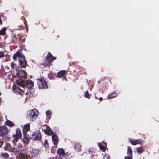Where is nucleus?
Returning a JSON list of instances; mask_svg holds the SVG:
<instances>
[{"label": "nucleus", "instance_id": "nucleus-41", "mask_svg": "<svg viewBox=\"0 0 159 159\" xmlns=\"http://www.w3.org/2000/svg\"><path fill=\"white\" fill-rule=\"evenodd\" d=\"M1 95V92H0V95Z\"/></svg>", "mask_w": 159, "mask_h": 159}, {"label": "nucleus", "instance_id": "nucleus-24", "mask_svg": "<svg viewBox=\"0 0 159 159\" xmlns=\"http://www.w3.org/2000/svg\"><path fill=\"white\" fill-rule=\"evenodd\" d=\"M136 151L138 153H141L143 151V149L141 147H138L136 148Z\"/></svg>", "mask_w": 159, "mask_h": 159}, {"label": "nucleus", "instance_id": "nucleus-8", "mask_svg": "<svg viewBox=\"0 0 159 159\" xmlns=\"http://www.w3.org/2000/svg\"><path fill=\"white\" fill-rule=\"evenodd\" d=\"M44 128H43L42 129L43 130H44L45 133L49 135L53 134V132L50 129L49 126L48 125H45L43 126Z\"/></svg>", "mask_w": 159, "mask_h": 159}, {"label": "nucleus", "instance_id": "nucleus-16", "mask_svg": "<svg viewBox=\"0 0 159 159\" xmlns=\"http://www.w3.org/2000/svg\"><path fill=\"white\" fill-rule=\"evenodd\" d=\"M20 96L21 97H20L19 98L20 99V101L22 102H25L27 98L28 95L23 93L22 95L20 94Z\"/></svg>", "mask_w": 159, "mask_h": 159}, {"label": "nucleus", "instance_id": "nucleus-14", "mask_svg": "<svg viewBox=\"0 0 159 159\" xmlns=\"http://www.w3.org/2000/svg\"><path fill=\"white\" fill-rule=\"evenodd\" d=\"M26 73L22 70H19L18 72L17 73L16 75L20 77V78H23L25 77Z\"/></svg>", "mask_w": 159, "mask_h": 159}, {"label": "nucleus", "instance_id": "nucleus-42", "mask_svg": "<svg viewBox=\"0 0 159 159\" xmlns=\"http://www.w3.org/2000/svg\"><path fill=\"white\" fill-rule=\"evenodd\" d=\"M59 159H61V158H60Z\"/></svg>", "mask_w": 159, "mask_h": 159}, {"label": "nucleus", "instance_id": "nucleus-17", "mask_svg": "<svg viewBox=\"0 0 159 159\" xmlns=\"http://www.w3.org/2000/svg\"><path fill=\"white\" fill-rule=\"evenodd\" d=\"M30 129V125L29 124H25L23 127V133L25 134L27 131H29Z\"/></svg>", "mask_w": 159, "mask_h": 159}, {"label": "nucleus", "instance_id": "nucleus-4", "mask_svg": "<svg viewBox=\"0 0 159 159\" xmlns=\"http://www.w3.org/2000/svg\"><path fill=\"white\" fill-rule=\"evenodd\" d=\"M37 83L39 89L47 88L46 82L43 77H40L38 80Z\"/></svg>", "mask_w": 159, "mask_h": 159}, {"label": "nucleus", "instance_id": "nucleus-22", "mask_svg": "<svg viewBox=\"0 0 159 159\" xmlns=\"http://www.w3.org/2000/svg\"><path fill=\"white\" fill-rule=\"evenodd\" d=\"M27 155L24 153H22L20 155L19 159H27Z\"/></svg>", "mask_w": 159, "mask_h": 159}, {"label": "nucleus", "instance_id": "nucleus-23", "mask_svg": "<svg viewBox=\"0 0 159 159\" xmlns=\"http://www.w3.org/2000/svg\"><path fill=\"white\" fill-rule=\"evenodd\" d=\"M116 96V94L114 92H113L110 94H109L108 96V99H110Z\"/></svg>", "mask_w": 159, "mask_h": 159}, {"label": "nucleus", "instance_id": "nucleus-37", "mask_svg": "<svg viewBox=\"0 0 159 159\" xmlns=\"http://www.w3.org/2000/svg\"><path fill=\"white\" fill-rule=\"evenodd\" d=\"M48 143H45L44 144V146L46 148H48Z\"/></svg>", "mask_w": 159, "mask_h": 159}, {"label": "nucleus", "instance_id": "nucleus-29", "mask_svg": "<svg viewBox=\"0 0 159 159\" xmlns=\"http://www.w3.org/2000/svg\"><path fill=\"white\" fill-rule=\"evenodd\" d=\"M17 84L19 86H21V87H22L23 88L24 86V84L23 83L22 81H18L17 82Z\"/></svg>", "mask_w": 159, "mask_h": 159}, {"label": "nucleus", "instance_id": "nucleus-20", "mask_svg": "<svg viewBox=\"0 0 159 159\" xmlns=\"http://www.w3.org/2000/svg\"><path fill=\"white\" fill-rule=\"evenodd\" d=\"M5 125L10 127H12L15 125V124L12 122L7 120L5 122Z\"/></svg>", "mask_w": 159, "mask_h": 159}, {"label": "nucleus", "instance_id": "nucleus-39", "mask_svg": "<svg viewBox=\"0 0 159 159\" xmlns=\"http://www.w3.org/2000/svg\"><path fill=\"white\" fill-rule=\"evenodd\" d=\"M99 100L100 101H101L103 100V98L102 97H100L99 98Z\"/></svg>", "mask_w": 159, "mask_h": 159}, {"label": "nucleus", "instance_id": "nucleus-9", "mask_svg": "<svg viewBox=\"0 0 159 159\" xmlns=\"http://www.w3.org/2000/svg\"><path fill=\"white\" fill-rule=\"evenodd\" d=\"M13 89L14 92L17 93L19 94L22 95L24 93L23 90L21 89L18 86H14L13 87Z\"/></svg>", "mask_w": 159, "mask_h": 159}, {"label": "nucleus", "instance_id": "nucleus-10", "mask_svg": "<svg viewBox=\"0 0 159 159\" xmlns=\"http://www.w3.org/2000/svg\"><path fill=\"white\" fill-rule=\"evenodd\" d=\"M34 84L31 80H28L26 81V86L28 88H32L34 86Z\"/></svg>", "mask_w": 159, "mask_h": 159}, {"label": "nucleus", "instance_id": "nucleus-19", "mask_svg": "<svg viewBox=\"0 0 159 159\" xmlns=\"http://www.w3.org/2000/svg\"><path fill=\"white\" fill-rule=\"evenodd\" d=\"M56 59V57L53 56L50 53H49L47 55V59L48 61H53Z\"/></svg>", "mask_w": 159, "mask_h": 159}, {"label": "nucleus", "instance_id": "nucleus-7", "mask_svg": "<svg viewBox=\"0 0 159 159\" xmlns=\"http://www.w3.org/2000/svg\"><path fill=\"white\" fill-rule=\"evenodd\" d=\"M21 136V134L20 129H17L15 134V135H13V137H14V140L16 141H17Z\"/></svg>", "mask_w": 159, "mask_h": 159}, {"label": "nucleus", "instance_id": "nucleus-30", "mask_svg": "<svg viewBox=\"0 0 159 159\" xmlns=\"http://www.w3.org/2000/svg\"><path fill=\"white\" fill-rule=\"evenodd\" d=\"M85 97L88 98H89L90 97V94L88 93V91H86L85 92Z\"/></svg>", "mask_w": 159, "mask_h": 159}, {"label": "nucleus", "instance_id": "nucleus-3", "mask_svg": "<svg viewBox=\"0 0 159 159\" xmlns=\"http://www.w3.org/2000/svg\"><path fill=\"white\" fill-rule=\"evenodd\" d=\"M39 152L38 150L32 147H30L29 148H28L26 154L29 157H34L37 155Z\"/></svg>", "mask_w": 159, "mask_h": 159}, {"label": "nucleus", "instance_id": "nucleus-33", "mask_svg": "<svg viewBox=\"0 0 159 159\" xmlns=\"http://www.w3.org/2000/svg\"><path fill=\"white\" fill-rule=\"evenodd\" d=\"M4 54L2 52H0V58H2L4 57Z\"/></svg>", "mask_w": 159, "mask_h": 159}, {"label": "nucleus", "instance_id": "nucleus-2", "mask_svg": "<svg viewBox=\"0 0 159 159\" xmlns=\"http://www.w3.org/2000/svg\"><path fill=\"white\" fill-rule=\"evenodd\" d=\"M38 115V112L36 109L30 110L29 111L28 117L32 121H34L37 118Z\"/></svg>", "mask_w": 159, "mask_h": 159}, {"label": "nucleus", "instance_id": "nucleus-38", "mask_svg": "<svg viewBox=\"0 0 159 159\" xmlns=\"http://www.w3.org/2000/svg\"><path fill=\"white\" fill-rule=\"evenodd\" d=\"M2 115L0 113V121H1L2 119Z\"/></svg>", "mask_w": 159, "mask_h": 159}, {"label": "nucleus", "instance_id": "nucleus-32", "mask_svg": "<svg viewBox=\"0 0 159 159\" xmlns=\"http://www.w3.org/2000/svg\"><path fill=\"white\" fill-rule=\"evenodd\" d=\"M104 159H109V155L107 154L105 155L104 157Z\"/></svg>", "mask_w": 159, "mask_h": 159}, {"label": "nucleus", "instance_id": "nucleus-18", "mask_svg": "<svg viewBox=\"0 0 159 159\" xmlns=\"http://www.w3.org/2000/svg\"><path fill=\"white\" fill-rule=\"evenodd\" d=\"M74 148L75 151L79 152L81 150V145L79 143H76L74 147Z\"/></svg>", "mask_w": 159, "mask_h": 159}, {"label": "nucleus", "instance_id": "nucleus-15", "mask_svg": "<svg viewBox=\"0 0 159 159\" xmlns=\"http://www.w3.org/2000/svg\"><path fill=\"white\" fill-rule=\"evenodd\" d=\"M30 139L28 135L26 134H24V138L23 139V142L24 143L28 144L30 142Z\"/></svg>", "mask_w": 159, "mask_h": 159}, {"label": "nucleus", "instance_id": "nucleus-31", "mask_svg": "<svg viewBox=\"0 0 159 159\" xmlns=\"http://www.w3.org/2000/svg\"><path fill=\"white\" fill-rule=\"evenodd\" d=\"M11 67L13 68H14L16 67V65L15 64H14V63H13V62L11 63Z\"/></svg>", "mask_w": 159, "mask_h": 159}, {"label": "nucleus", "instance_id": "nucleus-25", "mask_svg": "<svg viewBox=\"0 0 159 159\" xmlns=\"http://www.w3.org/2000/svg\"><path fill=\"white\" fill-rule=\"evenodd\" d=\"M98 145L100 149L102 151H104L106 150L105 147L101 144L100 143H98Z\"/></svg>", "mask_w": 159, "mask_h": 159}, {"label": "nucleus", "instance_id": "nucleus-26", "mask_svg": "<svg viewBox=\"0 0 159 159\" xmlns=\"http://www.w3.org/2000/svg\"><path fill=\"white\" fill-rule=\"evenodd\" d=\"M58 153L59 154L63 155L64 154V151L62 148H59L58 150Z\"/></svg>", "mask_w": 159, "mask_h": 159}, {"label": "nucleus", "instance_id": "nucleus-35", "mask_svg": "<svg viewBox=\"0 0 159 159\" xmlns=\"http://www.w3.org/2000/svg\"><path fill=\"white\" fill-rule=\"evenodd\" d=\"M94 150L93 148H90L89 149V153H92L94 151Z\"/></svg>", "mask_w": 159, "mask_h": 159}, {"label": "nucleus", "instance_id": "nucleus-6", "mask_svg": "<svg viewBox=\"0 0 159 159\" xmlns=\"http://www.w3.org/2000/svg\"><path fill=\"white\" fill-rule=\"evenodd\" d=\"M8 132V129L5 126L0 127V136H3L6 134Z\"/></svg>", "mask_w": 159, "mask_h": 159}, {"label": "nucleus", "instance_id": "nucleus-1", "mask_svg": "<svg viewBox=\"0 0 159 159\" xmlns=\"http://www.w3.org/2000/svg\"><path fill=\"white\" fill-rule=\"evenodd\" d=\"M19 57V62L20 66L22 67L25 66L26 63V61L23 54L19 51H17L13 56V58L15 60L17 57Z\"/></svg>", "mask_w": 159, "mask_h": 159}, {"label": "nucleus", "instance_id": "nucleus-12", "mask_svg": "<svg viewBox=\"0 0 159 159\" xmlns=\"http://www.w3.org/2000/svg\"><path fill=\"white\" fill-rule=\"evenodd\" d=\"M52 140L54 145H57L58 142V139L57 136L55 134H53L52 136Z\"/></svg>", "mask_w": 159, "mask_h": 159}, {"label": "nucleus", "instance_id": "nucleus-11", "mask_svg": "<svg viewBox=\"0 0 159 159\" xmlns=\"http://www.w3.org/2000/svg\"><path fill=\"white\" fill-rule=\"evenodd\" d=\"M127 154L128 156L125 157V159H132L131 158L132 155V151L131 149L129 148H128Z\"/></svg>", "mask_w": 159, "mask_h": 159}, {"label": "nucleus", "instance_id": "nucleus-34", "mask_svg": "<svg viewBox=\"0 0 159 159\" xmlns=\"http://www.w3.org/2000/svg\"><path fill=\"white\" fill-rule=\"evenodd\" d=\"M46 114L47 116H49L51 114V112L50 111L48 110L46 111Z\"/></svg>", "mask_w": 159, "mask_h": 159}, {"label": "nucleus", "instance_id": "nucleus-36", "mask_svg": "<svg viewBox=\"0 0 159 159\" xmlns=\"http://www.w3.org/2000/svg\"><path fill=\"white\" fill-rule=\"evenodd\" d=\"M3 142L2 141H0V147H1L3 144Z\"/></svg>", "mask_w": 159, "mask_h": 159}, {"label": "nucleus", "instance_id": "nucleus-28", "mask_svg": "<svg viewBox=\"0 0 159 159\" xmlns=\"http://www.w3.org/2000/svg\"><path fill=\"white\" fill-rule=\"evenodd\" d=\"M6 28L4 27L0 30V35H4L6 30Z\"/></svg>", "mask_w": 159, "mask_h": 159}, {"label": "nucleus", "instance_id": "nucleus-27", "mask_svg": "<svg viewBox=\"0 0 159 159\" xmlns=\"http://www.w3.org/2000/svg\"><path fill=\"white\" fill-rule=\"evenodd\" d=\"M0 156L2 157H4V159H6L8 157L9 155L7 153H2L1 154Z\"/></svg>", "mask_w": 159, "mask_h": 159}, {"label": "nucleus", "instance_id": "nucleus-13", "mask_svg": "<svg viewBox=\"0 0 159 159\" xmlns=\"http://www.w3.org/2000/svg\"><path fill=\"white\" fill-rule=\"evenodd\" d=\"M130 142L131 144L133 145H136L137 144H141L142 143V141L140 140H130Z\"/></svg>", "mask_w": 159, "mask_h": 159}, {"label": "nucleus", "instance_id": "nucleus-40", "mask_svg": "<svg viewBox=\"0 0 159 159\" xmlns=\"http://www.w3.org/2000/svg\"><path fill=\"white\" fill-rule=\"evenodd\" d=\"M64 79H65V80H66V78H64Z\"/></svg>", "mask_w": 159, "mask_h": 159}, {"label": "nucleus", "instance_id": "nucleus-5", "mask_svg": "<svg viewBox=\"0 0 159 159\" xmlns=\"http://www.w3.org/2000/svg\"><path fill=\"white\" fill-rule=\"evenodd\" d=\"M41 136L40 132L39 131H37L32 133L31 138L34 140H37L41 139Z\"/></svg>", "mask_w": 159, "mask_h": 159}, {"label": "nucleus", "instance_id": "nucleus-21", "mask_svg": "<svg viewBox=\"0 0 159 159\" xmlns=\"http://www.w3.org/2000/svg\"><path fill=\"white\" fill-rule=\"evenodd\" d=\"M66 73L65 70H62L59 72L57 74V76L59 78L62 77Z\"/></svg>", "mask_w": 159, "mask_h": 159}]
</instances>
